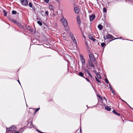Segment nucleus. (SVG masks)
<instances>
[{
    "mask_svg": "<svg viewBox=\"0 0 133 133\" xmlns=\"http://www.w3.org/2000/svg\"><path fill=\"white\" fill-rule=\"evenodd\" d=\"M60 21L62 23L63 25L65 27H67L68 26V22L63 16H62Z\"/></svg>",
    "mask_w": 133,
    "mask_h": 133,
    "instance_id": "f257e3e1",
    "label": "nucleus"
},
{
    "mask_svg": "<svg viewBox=\"0 0 133 133\" xmlns=\"http://www.w3.org/2000/svg\"><path fill=\"white\" fill-rule=\"evenodd\" d=\"M16 129V128L15 125H12L10 127L7 128H6V130L8 131H11L12 132H14V131H15Z\"/></svg>",
    "mask_w": 133,
    "mask_h": 133,
    "instance_id": "f03ea898",
    "label": "nucleus"
},
{
    "mask_svg": "<svg viewBox=\"0 0 133 133\" xmlns=\"http://www.w3.org/2000/svg\"><path fill=\"white\" fill-rule=\"evenodd\" d=\"M22 4L24 6H27L28 5V2L27 0H20Z\"/></svg>",
    "mask_w": 133,
    "mask_h": 133,
    "instance_id": "7ed1b4c3",
    "label": "nucleus"
},
{
    "mask_svg": "<svg viewBox=\"0 0 133 133\" xmlns=\"http://www.w3.org/2000/svg\"><path fill=\"white\" fill-rule=\"evenodd\" d=\"M89 57L90 59V60L93 62L95 61V59L94 58V55L92 54H90L89 55Z\"/></svg>",
    "mask_w": 133,
    "mask_h": 133,
    "instance_id": "20e7f679",
    "label": "nucleus"
},
{
    "mask_svg": "<svg viewBox=\"0 0 133 133\" xmlns=\"http://www.w3.org/2000/svg\"><path fill=\"white\" fill-rule=\"evenodd\" d=\"M91 61H91L90 60H89L88 61V63L91 67L94 68L95 66V65L93 64V63Z\"/></svg>",
    "mask_w": 133,
    "mask_h": 133,
    "instance_id": "39448f33",
    "label": "nucleus"
},
{
    "mask_svg": "<svg viewBox=\"0 0 133 133\" xmlns=\"http://www.w3.org/2000/svg\"><path fill=\"white\" fill-rule=\"evenodd\" d=\"M74 9L75 11L76 14H78L79 13V8L77 7H75L74 8Z\"/></svg>",
    "mask_w": 133,
    "mask_h": 133,
    "instance_id": "423d86ee",
    "label": "nucleus"
},
{
    "mask_svg": "<svg viewBox=\"0 0 133 133\" xmlns=\"http://www.w3.org/2000/svg\"><path fill=\"white\" fill-rule=\"evenodd\" d=\"M95 18V16L92 14L90 16V19L91 21L93 20Z\"/></svg>",
    "mask_w": 133,
    "mask_h": 133,
    "instance_id": "0eeeda50",
    "label": "nucleus"
},
{
    "mask_svg": "<svg viewBox=\"0 0 133 133\" xmlns=\"http://www.w3.org/2000/svg\"><path fill=\"white\" fill-rule=\"evenodd\" d=\"M88 37L90 39L92 40L94 42L96 40L90 34L89 35Z\"/></svg>",
    "mask_w": 133,
    "mask_h": 133,
    "instance_id": "6e6552de",
    "label": "nucleus"
},
{
    "mask_svg": "<svg viewBox=\"0 0 133 133\" xmlns=\"http://www.w3.org/2000/svg\"><path fill=\"white\" fill-rule=\"evenodd\" d=\"M106 37H107V39H112L113 38H114L113 36H112V35H110V34H109L108 35H107V36H106Z\"/></svg>",
    "mask_w": 133,
    "mask_h": 133,
    "instance_id": "1a4fd4ad",
    "label": "nucleus"
},
{
    "mask_svg": "<svg viewBox=\"0 0 133 133\" xmlns=\"http://www.w3.org/2000/svg\"><path fill=\"white\" fill-rule=\"evenodd\" d=\"M29 6L30 8H32L33 10H35V8L31 2L29 3Z\"/></svg>",
    "mask_w": 133,
    "mask_h": 133,
    "instance_id": "9d476101",
    "label": "nucleus"
},
{
    "mask_svg": "<svg viewBox=\"0 0 133 133\" xmlns=\"http://www.w3.org/2000/svg\"><path fill=\"white\" fill-rule=\"evenodd\" d=\"M81 61L83 65H85V62L84 59H81Z\"/></svg>",
    "mask_w": 133,
    "mask_h": 133,
    "instance_id": "9b49d317",
    "label": "nucleus"
},
{
    "mask_svg": "<svg viewBox=\"0 0 133 133\" xmlns=\"http://www.w3.org/2000/svg\"><path fill=\"white\" fill-rule=\"evenodd\" d=\"M105 108L106 110L108 111H110L111 109L109 107L107 106L105 107Z\"/></svg>",
    "mask_w": 133,
    "mask_h": 133,
    "instance_id": "f8f14e48",
    "label": "nucleus"
},
{
    "mask_svg": "<svg viewBox=\"0 0 133 133\" xmlns=\"http://www.w3.org/2000/svg\"><path fill=\"white\" fill-rule=\"evenodd\" d=\"M98 28L100 30H101L103 28V26L102 25L99 24L98 25Z\"/></svg>",
    "mask_w": 133,
    "mask_h": 133,
    "instance_id": "ddd939ff",
    "label": "nucleus"
},
{
    "mask_svg": "<svg viewBox=\"0 0 133 133\" xmlns=\"http://www.w3.org/2000/svg\"><path fill=\"white\" fill-rule=\"evenodd\" d=\"M83 70L84 71V73L85 74H86L87 73L88 74L89 72L88 69H84Z\"/></svg>",
    "mask_w": 133,
    "mask_h": 133,
    "instance_id": "4468645a",
    "label": "nucleus"
},
{
    "mask_svg": "<svg viewBox=\"0 0 133 133\" xmlns=\"http://www.w3.org/2000/svg\"><path fill=\"white\" fill-rule=\"evenodd\" d=\"M10 20L11 22H13L15 24H16V23H17V21H16L14 20V19L12 18H11V19L10 18Z\"/></svg>",
    "mask_w": 133,
    "mask_h": 133,
    "instance_id": "2eb2a0df",
    "label": "nucleus"
},
{
    "mask_svg": "<svg viewBox=\"0 0 133 133\" xmlns=\"http://www.w3.org/2000/svg\"><path fill=\"white\" fill-rule=\"evenodd\" d=\"M112 112L114 113L116 115H117L118 116H119L120 115V114H119L116 112V111L115 110H113L112 111Z\"/></svg>",
    "mask_w": 133,
    "mask_h": 133,
    "instance_id": "dca6fc26",
    "label": "nucleus"
},
{
    "mask_svg": "<svg viewBox=\"0 0 133 133\" xmlns=\"http://www.w3.org/2000/svg\"><path fill=\"white\" fill-rule=\"evenodd\" d=\"M80 17L79 16H78L77 17V22L78 23L80 24L81 22V21L80 20Z\"/></svg>",
    "mask_w": 133,
    "mask_h": 133,
    "instance_id": "f3484780",
    "label": "nucleus"
},
{
    "mask_svg": "<svg viewBox=\"0 0 133 133\" xmlns=\"http://www.w3.org/2000/svg\"><path fill=\"white\" fill-rule=\"evenodd\" d=\"M37 23L40 26H42V23L40 21H37Z\"/></svg>",
    "mask_w": 133,
    "mask_h": 133,
    "instance_id": "a211bd4d",
    "label": "nucleus"
},
{
    "mask_svg": "<svg viewBox=\"0 0 133 133\" xmlns=\"http://www.w3.org/2000/svg\"><path fill=\"white\" fill-rule=\"evenodd\" d=\"M85 45L87 46V50H88V49H89V47H88V44L87 42L86 41H85Z\"/></svg>",
    "mask_w": 133,
    "mask_h": 133,
    "instance_id": "6ab92c4d",
    "label": "nucleus"
},
{
    "mask_svg": "<svg viewBox=\"0 0 133 133\" xmlns=\"http://www.w3.org/2000/svg\"><path fill=\"white\" fill-rule=\"evenodd\" d=\"M96 75L98 78L99 79H101L102 78V77L100 76V75L99 74H98V73H96Z\"/></svg>",
    "mask_w": 133,
    "mask_h": 133,
    "instance_id": "aec40b11",
    "label": "nucleus"
},
{
    "mask_svg": "<svg viewBox=\"0 0 133 133\" xmlns=\"http://www.w3.org/2000/svg\"><path fill=\"white\" fill-rule=\"evenodd\" d=\"M73 40V41L74 43L75 44V45H77V42L76 39H75V38H74L73 39H72Z\"/></svg>",
    "mask_w": 133,
    "mask_h": 133,
    "instance_id": "412c9836",
    "label": "nucleus"
},
{
    "mask_svg": "<svg viewBox=\"0 0 133 133\" xmlns=\"http://www.w3.org/2000/svg\"><path fill=\"white\" fill-rule=\"evenodd\" d=\"M79 75L80 76L82 77H83L84 75L83 73L81 72H80L79 73Z\"/></svg>",
    "mask_w": 133,
    "mask_h": 133,
    "instance_id": "4be33fe9",
    "label": "nucleus"
},
{
    "mask_svg": "<svg viewBox=\"0 0 133 133\" xmlns=\"http://www.w3.org/2000/svg\"><path fill=\"white\" fill-rule=\"evenodd\" d=\"M49 8L50 9H51L52 10H54V8L53 6L52 5H50L49 6Z\"/></svg>",
    "mask_w": 133,
    "mask_h": 133,
    "instance_id": "5701e85b",
    "label": "nucleus"
},
{
    "mask_svg": "<svg viewBox=\"0 0 133 133\" xmlns=\"http://www.w3.org/2000/svg\"><path fill=\"white\" fill-rule=\"evenodd\" d=\"M95 78H96V81L97 82H99V83H101V82H100V81L99 80L98 78H97L96 77H95Z\"/></svg>",
    "mask_w": 133,
    "mask_h": 133,
    "instance_id": "b1692460",
    "label": "nucleus"
},
{
    "mask_svg": "<svg viewBox=\"0 0 133 133\" xmlns=\"http://www.w3.org/2000/svg\"><path fill=\"white\" fill-rule=\"evenodd\" d=\"M70 34L72 39H73L75 38V37H74L73 35L72 34L70 33Z\"/></svg>",
    "mask_w": 133,
    "mask_h": 133,
    "instance_id": "393cba45",
    "label": "nucleus"
},
{
    "mask_svg": "<svg viewBox=\"0 0 133 133\" xmlns=\"http://www.w3.org/2000/svg\"><path fill=\"white\" fill-rule=\"evenodd\" d=\"M105 43H102L101 44V45L102 47H104V46H105Z\"/></svg>",
    "mask_w": 133,
    "mask_h": 133,
    "instance_id": "a878e982",
    "label": "nucleus"
},
{
    "mask_svg": "<svg viewBox=\"0 0 133 133\" xmlns=\"http://www.w3.org/2000/svg\"><path fill=\"white\" fill-rule=\"evenodd\" d=\"M105 82L107 84H109V81L108 79L107 78H105Z\"/></svg>",
    "mask_w": 133,
    "mask_h": 133,
    "instance_id": "bb28decb",
    "label": "nucleus"
},
{
    "mask_svg": "<svg viewBox=\"0 0 133 133\" xmlns=\"http://www.w3.org/2000/svg\"><path fill=\"white\" fill-rule=\"evenodd\" d=\"M17 13L16 11L15 10H13L12 11V13L13 14H16Z\"/></svg>",
    "mask_w": 133,
    "mask_h": 133,
    "instance_id": "cd10ccee",
    "label": "nucleus"
},
{
    "mask_svg": "<svg viewBox=\"0 0 133 133\" xmlns=\"http://www.w3.org/2000/svg\"><path fill=\"white\" fill-rule=\"evenodd\" d=\"M107 11V10L106 8H103V12H106Z\"/></svg>",
    "mask_w": 133,
    "mask_h": 133,
    "instance_id": "c85d7f7f",
    "label": "nucleus"
},
{
    "mask_svg": "<svg viewBox=\"0 0 133 133\" xmlns=\"http://www.w3.org/2000/svg\"><path fill=\"white\" fill-rule=\"evenodd\" d=\"M40 109L39 108H38L37 109H36L35 110V114H36V113Z\"/></svg>",
    "mask_w": 133,
    "mask_h": 133,
    "instance_id": "c756f323",
    "label": "nucleus"
},
{
    "mask_svg": "<svg viewBox=\"0 0 133 133\" xmlns=\"http://www.w3.org/2000/svg\"><path fill=\"white\" fill-rule=\"evenodd\" d=\"M3 12L4 13V16H7V13L6 12L5 10H3Z\"/></svg>",
    "mask_w": 133,
    "mask_h": 133,
    "instance_id": "7c9ffc66",
    "label": "nucleus"
},
{
    "mask_svg": "<svg viewBox=\"0 0 133 133\" xmlns=\"http://www.w3.org/2000/svg\"><path fill=\"white\" fill-rule=\"evenodd\" d=\"M45 14L47 16H48L49 14L48 11H46L45 12Z\"/></svg>",
    "mask_w": 133,
    "mask_h": 133,
    "instance_id": "2f4dec72",
    "label": "nucleus"
},
{
    "mask_svg": "<svg viewBox=\"0 0 133 133\" xmlns=\"http://www.w3.org/2000/svg\"><path fill=\"white\" fill-rule=\"evenodd\" d=\"M109 88H110L111 90H112V88L111 87V85L109 83Z\"/></svg>",
    "mask_w": 133,
    "mask_h": 133,
    "instance_id": "473e14b6",
    "label": "nucleus"
},
{
    "mask_svg": "<svg viewBox=\"0 0 133 133\" xmlns=\"http://www.w3.org/2000/svg\"><path fill=\"white\" fill-rule=\"evenodd\" d=\"M16 24L19 26L21 24L20 23L18 22L17 21V23Z\"/></svg>",
    "mask_w": 133,
    "mask_h": 133,
    "instance_id": "72a5a7b5",
    "label": "nucleus"
},
{
    "mask_svg": "<svg viewBox=\"0 0 133 133\" xmlns=\"http://www.w3.org/2000/svg\"><path fill=\"white\" fill-rule=\"evenodd\" d=\"M19 28L21 29H23L24 28V27L21 24L19 26Z\"/></svg>",
    "mask_w": 133,
    "mask_h": 133,
    "instance_id": "f704fd0d",
    "label": "nucleus"
},
{
    "mask_svg": "<svg viewBox=\"0 0 133 133\" xmlns=\"http://www.w3.org/2000/svg\"><path fill=\"white\" fill-rule=\"evenodd\" d=\"M49 0H44V1L46 3H48L49 2Z\"/></svg>",
    "mask_w": 133,
    "mask_h": 133,
    "instance_id": "c9c22d12",
    "label": "nucleus"
},
{
    "mask_svg": "<svg viewBox=\"0 0 133 133\" xmlns=\"http://www.w3.org/2000/svg\"><path fill=\"white\" fill-rule=\"evenodd\" d=\"M88 74L91 78L92 77V75H91V73L90 72H89V73H88Z\"/></svg>",
    "mask_w": 133,
    "mask_h": 133,
    "instance_id": "e433bc0d",
    "label": "nucleus"
},
{
    "mask_svg": "<svg viewBox=\"0 0 133 133\" xmlns=\"http://www.w3.org/2000/svg\"><path fill=\"white\" fill-rule=\"evenodd\" d=\"M80 57L81 58V59H84L82 55H80Z\"/></svg>",
    "mask_w": 133,
    "mask_h": 133,
    "instance_id": "4c0bfd02",
    "label": "nucleus"
},
{
    "mask_svg": "<svg viewBox=\"0 0 133 133\" xmlns=\"http://www.w3.org/2000/svg\"><path fill=\"white\" fill-rule=\"evenodd\" d=\"M29 30L31 32H33V31L34 30L33 29H29Z\"/></svg>",
    "mask_w": 133,
    "mask_h": 133,
    "instance_id": "58836bf2",
    "label": "nucleus"
},
{
    "mask_svg": "<svg viewBox=\"0 0 133 133\" xmlns=\"http://www.w3.org/2000/svg\"><path fill=\"white\" fill-rule=\"evenodd\" d=\"M85 79H86L87 80V81L89 82H90V80H89L88 78H85Z\"/></svg>",
    "mask_w": 133,
    "mask_h": 133,
    "instance_id": "ea45409f",
    "label": "nucleus"
},
{
    "mask_svg": "<svg viewBox=\"0 0 133 133\" xmlns=\"http://www.w3.org/2000/svg\"><path fill=\"white\" fill-rule=\"evenodd\" d=\"M112 91V93L113 94H115V92H114V91L113 90H111Z\"/></svg>",
    "mask_w": 133,
    "mask_h": 133,
    "instance_id": "a19ab883",
    "label": "nucleus"
},
{
    "mask_svg": "<svg viewBox=\"0 0 133 133\" xmlns=\"http://www.w3.org/2000/svg\"><path fill=\"white\" fill-rule=\"evenodd\" d=\"M30 124H31V128L33 127L34 126H33V125L32 124V123H31Z\"/></svg>",
    "mask_w": 133,
    "mask_h": 133,
    "instance_id": "79ce46f5",
    "label": "nucleus"
},
{
    "mask_svg": "<svg viewBox=\"0 0 133 133\" xmlns=\"http://www.w3.org/2000/svg\"><path fill=\"white\" fill-rule=\"evenodd\" d=\"M30 27L29 26H28V27H27V29H29H29H30Z\"/></svg>",
    "mask_w": 133,
    "mask_h": 133,
    "instance_id": "37998d69",
    "label": "nucleus"
},
{
    "mask_svg": "<svg viewBox=\"0 0 133 133\" xmlns=\"http://www.w3.org/2000/svg\"><path fill=\"white\" fill-rule=\"evenodd\" d=\"M15 133H20V132H17V131H14Z\"/></svg>",
    "mask_w": 133,
    "mask_h": 133,
    "instance_id": "c03bdc74",
    "label": "nucleus"
},
{
    "mask_svg": "<svg viewBox=\"0 0 133 133\" xmlns=\"http://www.w3.org/2000/svg\"><path fill=\"white\" fill-rule=\"evenodd\" d=\"M18 83H19V84L21 85V83H20V81H19V80H18Z\"/></svg>",
    "mask_w": 133,
    "mask_h": 133,
    "instance_id": "a18cd8bd",
    "label": "nucleus"
},
{
    "mask_svg": "<svg viewBox=\"0 0 133 133\" xmlns=\"http://www.w3.org/2000/svg\"><path fill=\"white\" fill-rule=\"evenodd\" d=\"M80 132H81V133L82 130H81V128H80Z\"/></svg>",
    "mask_w": 133,
    "mask_h": 133,
    "instance_id": "49530a36",
    "label": "nucleus"
},
{
    "mask_svg": "<svg viewBox=\"0 0 133 133\" xmlns=\"http://www.w3.org/2000/svg\"><path fill=\"white\" fill-rule=\"evenodd\" d=\"M131 1L130 0H126V2H127L128 1Z\"/></svg>",
    "mask_w": 133,
    "mask_h": 133,
    "instance_id": "de8ad7c7",
    "label": "nucleus"
},
{
    "mask_svg": "<svg viewBox=\"0 0 133 133\" xmlns=\"http://www.w3.org/2000/svg\"><path fill=\"white\" fill-rule=\"evenodd\" d=\"M119 38H116L114 39L113 40L115 39H119Z\"/></svg>",
    "mask_w": 133,
    "mask_h": 133,
    "instance_id": "09e8293b",
    "label": "nucleus"
},
{
    "mask_svg": "<svg viewBox=\"0 0 133 133\" xmlns=\"http://www.w3.org/2000/svg\"><path fill=\"white\" fill-rule=\"evenodd\" d=\"M19 131H20V132H21V133H22V132L23 131H21V130H19Z\"/></svg>",
    "mask_w": 133,
    "mask_h": 133,
    "instance_id": "8fccbe9b",
    "label": "nucleus"
},
{
    "mask_svg": "<svg viewBox=\"0 0 133 133\" xmlns=\"http://www.w3.org/2000/svg\"><path fill=\"white\" fill-rule=\"evenodd\" d=\"M104 99L106 100V101H107V99H106V98L105 97H104Z\"/></svg>",
    "mask_w": 133,
    "mask_h": 133,
    "instance_id": "3c124183",
    "label": "nucleus"
},
{
    "mask_svg": "<svg viewBox=\"0 0 133 133\" xmlns=\"http://www.w3.org/2000/svg\"><path fill=\"white\" fill-rule=\"evenodd\" d=\"M98 97L100 98H101V97L100 96H99Z\"/></svg>",
    "mask_w": 133,
    "mask_h": 133,
    "instance_id": "603ef678",
    "label": "nucleus"
},
{
    "mask_svg": "<svg viewBox=\"0 0 133 133\" xmlns=\"http://www.w3.org/2000/svg\"><path fill=\"white\" fill-rule=\"evenodd\" d=\"M95 71V73L96 74V73H97L96 72V71Z\"/></svg>",
    "mask_w": 133,
    "mask_h": 133,
    "instance_id": "864d4df0",
    "label": "nucleus"
},
{
    "mask_svg": "<svg viewBox=\"0 0 133 133\" xmlns=\"http://www.w3.org/2000/svg\"><path fill=\"white\" fill-rule=\"evenodd\" d=\"M104 40H105V39L106 40V38H105L104 37Z\"/></svg>",
    "mask_w": 133,
    "mask_h": 133,
    "instance_id": "5fc2aeb1",
    "label": "nucleus"
},
{
    "mask_svg": "<svg viewBox=\"0 0 133 133\" xmlns=\"http://www.w3.org/2000/svg\"><path fill=\"white\" fill-rule=\"evenodd\" d=\"M122 101H123V102H125V103H126V102L125 101H124V100H122Z\"/></svg>",
    "mask_w": 133,
    "mask_h": 133,
    "instance_id": "6e6d98bb",
    "label": "nucleus"
},
{
    "mask_svg": "<svg viewBox=\"0 0 133 133\" xmlns=\"http://www.w3.org/2000/svg\"><path fill=\"white\" fill-rule=\"evenodd\" d=\"M37 130L38 131V132H39V131H39L38 130Z\"/></svg>",
    "mask_w": 133,
    "mask_h": 133,
    "instance_id": "4d7b16f0",
    "label": "nucleus"
},
{
    "mask_svg": "<svg viewBox=\"0 0 133 133\" xmlns=\"http://www.w3.org/2000/svg\"><path fill=\"white\" fill-rule=\"evenodd\" d=\"M37 130L38 131V132H39V131H39L38 130Z\"/></svg>",
    "mask_w": 133,
    "mask_h": 133,
    "instance_id": "13d9d810",
    "label": "nucleus"
},
{
    "mask_svg": "<svg viewBox=\"0 0 133 133\" xmlns=\"http://www.w3.org/2000/svg\"><path fill=\"white\" fill-rule=\"evenodd\" d=\"M100 99H101L102 100V99H103V98H102L101 97V98H100Z\"/></svg>",
    "mask_w": 133,
    "mask_h": 133,
    "instance_id": "bf43d9fd",
    "label": "nucleus"
},
{
    "mask_svg": "<svg viewBox=\"0 0 133 133\" xmlns=\"http://www.w3.org/2000/svg\"><path fill=\"white\" fill-rule=\"evenodd\" d=\"M98 0H96L97 2V3H98Z\"/></svg>",
    "mask_w": 133,
    "mask_h": 133,
    "instance_id": "052dcab7",
    "label": "nucleus"
},
{
    "mask_svg": "<svg viewBox=\"0 0 133 133\" xmlns=\"http://www.w3.org/2000/svg\"><path fill=\"white\" fill-rule=\"evenodd\" d=\"M63 37H64V38H65V37L64 36H63Z\"/></svg>",
    "mask_w": 133,
    "mask_h": 133,
    "instance_id": "680f3d73",
    "label": "nucleus"
},
{
    "mask_svg": "<svg viewBox=\"0 0 133 133\" xmlns=\"http://www.w3.org/2000/svg\"><path fill=\"white\" fill-rule=\"evenodd\" d=\"M83 37H84V38H85V36H84Z\"/></svg>",
    "mask_w": 133,
    "mask_h": 133,
    "instance_id": "e2e57ef3",
    "label": "nucleus"
},
{
    "mask_svg": "<svg viewBox=\"0 0 133 133\" xmlns=\"http://www.w3.org/2000/svg\"><path fill=\"white\" fill-rule=\"evenodd\" d=\"M126 103L127 104H128V103H127L126 102Z\"/></svg>",
    "mask_w": 133,
    "mask_h": 133,
    "instance_id": "0e129e2a",
    "label": "nucleus"
}]
</instances>
